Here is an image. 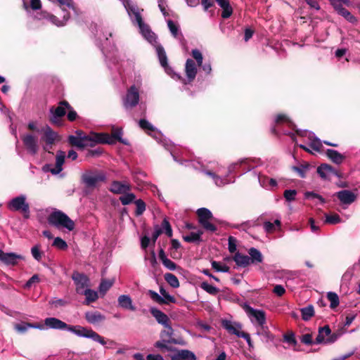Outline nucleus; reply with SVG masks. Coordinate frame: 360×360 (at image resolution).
Masks as SVG:
<instances>
[{"label": "nucleus", "instance_id": "f257e3e1", "mask_svg": "<svg viewBox=\"0 0 360 360\" xmlns=\"http://www.w3.org/2000/svg\"><path fill=\"white\" fill-rule=\"evenodd\" d=\"M47 221L49 225L57 229H66L71 231L74 230L75 224L65 213L56 210L48 217Z\"/></svg>", "mask_w": 360, "mask_h": 360}, {"label": "nucleus", "instance_id": "f03ea898", "mask_svg": "<svg viewBox=\"0 0 360 360\" xmlns=\"http://www.w3.org/2000/svg\"><path fill=\"white\" fill-rule=\"evenodd\" d=\"M82 182L88 188H95L101 183L105 182L106 175L102 170L96 169L86 170L81 176Z\"/></svg>", "mask_w": 360, "mask_h": 360}, {"label": "nucleus", "instance_id": "7ed1b4c3", "mask_svg": "<svg viewBox=\"0 0 360 360\" xmlns=\"http://www.w3.org/2000/svg\"><path fill=\"white\" fill-rule=\"evenodd\" d=\"M122 134L123 131L122 128L113 127L112 129L111 135L105 133H98V134H96L95 137L97 139V142L98 143H107L112 145L118 141L124 145L129 146V141L122 138Z\"/></svg>", "mask_w": 360, "mask_h": 360}, {"label": "nucleus", "instance_id": "20e7f679", "mask_svg": "<svg viewBox=\"0 0 360 360\" xmlns=\"http://www.w3.org/2000/svg\"><path fill=\"white\" fill-rule=\"evenodd\" d=\"M196 214L198 223L204 229L210 232H215L217 230V226L210 221H217V220L213 217L210 210L205 207L199 208L196 211Z\"/></svg>", "mask_w": 360, "mask_h": 360}, {"label": "nucleus", "instance_id": "39448f33", "mask_svg": "<svg viewBox=\"0 0 360 360\" xmlns=\"http://www.w3.org/2000/svg\"><path fill=\"white\" fill-rule=\"evenodd\" d=\"M68 330L79 337L91 338L93 340L99 342L102 345H105L107 343V341L105 340L103 337H102L101 335H100L98 333H97L91 328L89 329L87 328L79 325H70Z\"/></svg>", "mask_w": 360, "mask_h": 360}, {"label": "nucleus", "instance_id": "423d86ee", "mask_svg": "<svg viewBox=\"0 0 360 360\" xmlns=\"http://www.w3.org/2000/svg\"><path fill=\"white\" fill-rule=\"evenodd\" d=\"M8 208L11 211L22 212L25 219L30 218V205L23 195L13 198L8 202Z\"/></svg>", "mask_w": 360, "mask_h": 360}, {"label": "nucleus", "instance_id": "0eeeda50", "mask_svg": "<svg viewBox=\"0 0 360 360\" xmlns=\"http://www.w3.org/2000/svg\"><path fill=\"white\" fill-rule=\"evenodd\" d=\"M139 89L136 85H132L127 89L122 99L123 106L126 109H131L139 104Z\"/></svg>", "mask_w": 360, "mask_h": 360}, {"label": "nucleus", "instance_id": "6e6552de", "mask_svg": "<svg viewBox=\"0 0 360 360\" xmlns=\"http://www.w3.org/2000/svg\"><path fill=\"white\" fill-rule=\"evenodd\" d=\"M21 140L28 153L34 155L38 153L39 146L37 136L27 134L21 136Z\"/></svg>", "mask_w": 360, "mask_h": 360}, {"label": "nucleus", "instance_id": "1a4fd4ad", "mask_svg": "<svg viewBox=\"0 0 360 360\" xmlns=\"http://www.w3.org/2000/svg\"><path fill=\"white\" fill-rule=\"evenodd\" d=\"M72 279L74 281L76 285V292L78 294L82 293L89 284V278L86 275L78 271H74L72 275Z\"/></svg>", "mask_w": 360, "mask_h": 360}, {"label": "nucleus", "instance_id": "9d476101", "mask_svg": "<svg viewBox=\"0 0 360 360\" xmlns=\"http://www.w3.org/2000/svg\"><path fill=\"white\" fill-rule=\"evenodd\" d=\"M58 135L53 130L47 126L44 130V135L41 138V141L45 142L46 146H44V150L50 153L52 146L54 144Z\"/></svg>", "mask_w": 360, "mask_h": 360}, {"label": "nucleus", "instance_id": "9b49d317", "mask_svg": "<svg viewBox=\"0 0 360 360\" xmlns=\"http://www.w3.org/2000/svg\"><path fill=\"white\" fill-rule=\"evenodd\" d=\"M51 116L49 122L56 126L62 124V118L65 115L66 110L63 106L58 105L57 108L51 107L50 109Z\"/></svg>", "mask_w": 360, "mask_h": 360}, {"label": "nucleus", "instance_id": "f8f14e48", "mask_svg": "<svg viewBox=\"0 0 360 360\" xmlns=\"http://www.w3.org/2000/svg\"><path fill=\"white\" fill-rule=\"evenodd\" d=\"M164 327L165 330H163L160 334V337L163 342L175 345H184V340L172 338L174 330L169 323H167L166 326H164Z\"/></svg>", "mask_w": 360, "mask_h": 360}, {"label": "nucleus", "instance_id": "ddd939ff", "mask_svg": "<svg viewBox=\"0 0 360 360\" xmlns=\"http://www.w3.org/2000/svg\"><path fill=\"white\" fill-rule=\"evenodd\" d=\"M44 325L49 328L56 330H68L70 325L54 317H49L44 319Z\"/></svg>", "mask_w": 360, "mask_h": 360}, {"label": "nucleus", "instance_id": "4468645a", "mask_svg": "<svg viewBox=\"0 0 360 360\" xmlns=\"http://www.w3.org/2000/svg\"><path fill=\"white\" fill-rule=\"evenodd\" d=\"M342 204L350 205L356 199V195L351 191L342 190L334 194Z\"/></svg>", "mask_w": 360, "mask_h": 360}, {"label": "nucleus", "instance_id": "2eb2a0df", "mask_svg": "<svg viewBox=\"0 0 360 360\" xmlns=\"http://www.w3.org/2000/svg\"><path fill=\"white\" fill-rule=\"evenodd\" d=\"M109 190L115 194H125L131 190V186L127 183L113 181Z\"/></svg>", "mask_w": 360, "mask_h": 360}, {"label": "nucleus", "instance_id": "dca6fc26", "mask_svg": "<svg viewBox=\"0 0 360 360\" xmlns=\"http://www.w3.org/2000/svg\"><path fill=\"white\" fill-rule=\"evenodd\" d=\"M275 123L278 125L285 123L288 125L290 128L295 130L297 135L303 136L302 131L300 129H296L295 124L285 114H278L275 119Z\"/></svg>", "mask_w": 360, "mask_h": 360}, {"label": "nucleus", "instance_id": "f3484780", "mask_svg": "<svg viewBox=\"0 0 360 360\" xmlns=\"http://www.w3.org/2000/svg\"><path fill=\"white\" fill-rule=\"evenodd\" d=\"M84 318L89 323L92 325L99 324L105 320V316L98 311H86Z\"/></svg>", "mask_w": 360, "mask_h": 360}, {"label": "nucleus", "instance_id": "a211bd4d", "mask_svg": "<svg viewBox=\"0 0 360 360\" xmlns=\"http://www.w3.org/2000/svg\"><path fill=\"white\" fill-rule=\"evenodd\" d=\"M68 140L71 146L77 147L79 149H84L86 146L93 147L95 145V143L84 141V138L75 137L73 135H70Z\"/></svg>", "mask_w": 360, "mask_h": 360}, {"label": "nucleus", "instance_id": "6ab92c4d", "mask_svg": "<svg viewBox=\"0 0 360 360\" xmlns=\"http://www.w3.org/2000/svg\"><path fill=\"white\" fill-rule=\"evenodd\" d=\"M185 71L189 82H193L197 74V68L193 60L191 58L186 60Z\"/></svg>", "mask_w": 360, "mask_h": 360}, {"label": "nucleus", "instance_id": "aec40b11", "mask_svg": "<svg viewBox=\"0 0 360 360\" xmlns=\"http://www.w3.org/2000/svg\"><path fill=\"white\" fill-rule=\"evenodd\" d=\"M222 326L230 333L240 338L241 326L237 323H233L229 320L222 321Z\"/></svg>", "mask_w": 360, "mask_h": 360}, {"label": "nucleus", "instance_id": "412c9836", "mask_svg": "<svg viewBox=\"0 0 360 360\" xmlns=\"http://www.w3.org/2000/svg\"><path fill=\"white\" fill-rule=\"evenodd\" d=\"M29 328L43 330L44 328V326L43 324H41L40 323H27V322H22V323H16L14 326V328L18 333H25Z\"/></svg>", "mask_w": 360, "mask_h": 360}, {"label": "nucleus", "instance_id": "4be33fe9", "mask_svg": "<svg viewBox=\"0 0 360 360\" xmlns=\"http://www.w3.org/2000/svg\"><path fill=\"white\" fill-rule=\"evenodd\" d=\"M1 255L0 261L6 265H15L18 263V259H22L21 255L13 252L5 253L3 251Z\"/></svg>", "mask_w": 360, "mask_h": 360}, {"label": "nucleus", "instance_id": "5701e85b", "mask_svg": "<svg viewBox=\"0 0 360 360\" xmlns=\"http://www.w3.org/2000/svg\"><path fill=\"white\" fill-rule=\"evenodd\" d=\"M65 154L64 152L61 150L58 151L56 158V165L54 167L50 169L49 170L53 174H58L63 170L62 166L65 162Z\"/></svg>", "mask_w": 360, "mask_h": 360}, {"label": "nucleus", "instance_id": "b1692460", "mask_svg": "<svg viewBox=\"0 0 360 360\" xmlns=\"http://www.w3.org/2000/svg\"><path fill=\"white\" fill-rule=\"evenodd\" d=\"M150 312L155 317L158 323L166 326L167 323L169 322V319L167 314L163 313L162 311L159 310L155 307H151L150 309Z\"/></svg>", "mask_w": 360, "mask_h": 360}, {"label": "nucleus", "instance_id": "393cba45", "mask_svg": "<svg viewBox=\"0 0 360 360\" xmlns=\"http://www.w3.org/2000/svg\"><path fill=\"white\" fill-rule=\"evenodd\" d=\"M195 355L191 351L182 349L172 356V360H195Z\"/></svg>", "mask_w": 360, "mask_h": 360}, {"label": "nucleus", "instance_id": "a878e982", "mask_svg": "<svg viewBox=\"0 0 360 360\" xmlns=\"http://www.w3.org/2000/svg\"><path fill=\"white\" fill-rule=\"evenodd\" d=\"M218 5L223 9L221 17L229 18L233 13V9L230 6L229 0H215Z\"/></svg>", "mask_w": 360, "mask_h": 360}, {"label": "nucleus", "instance_id": "bb28decb", "mask_svg": "<svg viewBox=\"0 0 360 360\" xmlns=\"http://www.w3.org/2000/svg\"><path fill=\"white\" fill-rule=\"evenodd\" d=\"M159 258L162 261V264L169 270L174 271L177 269L178 266L167 257L165 252L162 248H160Z\"/></svg>", "mask_w": 360, "mask_h": 360}, {"label": "nucleus", "instance_id": "cd10ccee", "mask_svg": "<svg viewBox=\"0 0 360 360\" xmlns=\"http://www.w3.org/2000/svg\"><path fill=\"white\" fill-rule=\"evenodd\" d=\"M117 301L120 307L131 311L136 310L135 307L132 304V300L129 295H122L118 297Z\"/></svg>", "mask_w": 360, "mask_h": 360}, {"label": "nucleus", "instance_id": "c85d7f7f", "mask_svg": "<svg viewBox=\"0 0 360 360\" xmlns=\"http://www.w3.org/2000/svg\"><path fill=\"white\" fill-rule=\"evenodd\" d=\"M327 157L334 163L340 165L345 159V156L340 153L338 151L333 149H327L326 151Z\"/></svg>", "mask_w": 360, "mask_h": 360}, {"label": "nucleus", "instance_id": "c756f323", "mask_svg": "<svg viewBox=\"0 0 360 360\" xmlns=\"http://www.w3.org/2000/svg\"><path fill=\"white\" fill-rule=\"evenodd\" d=\"M340 15L342 16L346 20L352 24H356L358 20L357 18L353 15L347 9L344 8L342 6L338 7L335 10Z\"/></svg>", "mask_w": 360, "mask_h": 360}, {"label": "nucleus", "instance_id": "7c9ffc66", "mask_svg": "<svg viewBox=\"0 0 360 360\" xmlns=\"http://www.w3.org/2000/svg\"><path fill=\"white\" fill-rule=\"evenodd\" d=\"M331 333V330L329 326L326 325L323 327H319V333L315 339L316 344L326 343L325 335L328 336Z\"/></svg>", "mask_w": 360, "mask_h": 360}, {"label": "nucleus", "instance_id": "2f4dec72", "mask_svg": "<svg viewBox=\"0 0 360 360\" xmlns=\"http://www.w3.org/2000/svg\"><path fill=\"white\" fill-rule=\"evenodd\" d=\"M233 259L238 266L241 267H246L250 264V259L249 256L242 255L240 252H236L233 256Z\"/></svg>", "mask_w": 360, "mask_h": 360}, {"label": "nucleus", "instance_id": "473e14b6", "mask_svg": "<svg viewBox=\"0 0 360 360\" xmlns=\"http://www.w3.org/2000/svg\"><path fill=\"white\" fill-rule=\"evenodd\" d=\"M248 309L252 316L257 321L259 325L262 326L266 321L265 313L261 310L254 309L253 308L248 306Z\"/></svg>", "mask_w": 360, "mask_h": 360}, {"label": "nucleus", "instance_id": "72a5a7b5", "mask_svg": "<svg viewBox=\"0 0 360 360\" xmlns=\"http://www.w3.org/2000/svg\"><path fill=\"white\" fill-rule=\"evenodd\" d=\"M80 295H84L86 297L84 304L89 305L91 302H94L98 298V295L97 292L91 290L89 288H86L84 291L82 292Z\"/></svg>", "mask_w": 360, "mask_h": 360}, {"label": "nucleus", "instance_id": "f704fd0d", "mask_svg": "<svg viewBox=\"0 0 360 360\" xmlns=\"http://www.w3.org/2000/svg\"><path fill=\"white\" fill-rule=\"evenodd\" d=\"M250 255V263H261L263 261V256L259 250L255 248H251L248 250Z\"/></svg>", "mask_w": 360, "mask_h": 360}, {"label": "nucleus", "instance_id": "c9c22d12", "mask_svg": "<svg viewBox=\"0 0 360 360\" xmlns=\"http://www.w3.org/2000/svg\"><path fill=\"white\" fill-rule=\"evenodd\" d=\"M156 51L161 65L167 69L168 67L167 57L164 48L159 45L156 47Z\"/></svg>", "mask_w": 360, "mask_h": 360}, {"label": "nucleus", "instance_id": "e433bc0d", "mask_svg": "<svg viewBox=\"0 0 360 360\" xmlns=\"http://www.w3.org/2000/svg\"><path fill=\"white\" fill-rule=\"evenodd\" d=\"M203 234V231L199 230L198 232H191L188 236H183V239L187 243H196L202 240L201 236Z\"/></svg>", "mask_w": 360, "mask_h": 360}, {"label": "nucleus", "instance_id": "4c0bfd02", "mask_svg": "<svg viewBox=\"0 0 360 360\" xmlns=\"http://www.w3.org/2000/svg\"><path fill=\"white\" fill-rule=\"evenodd\" d=\"M302 319L304 321H309L314 316V309L312 305H308L300 309Z\"/></svg>", "mask_w": 360, "mask_h": 360}, {"label": "nucleus", "instance_id": "58836bf2", "mask_svg": "<svg viewBox=\"0 0 360 360\" xmlns=\"http://www.w3.org/2000/svg\"><path fill=\"white\" fill-rule=\"evenodd\" d=\"M76 136L75 137H81L84 138V141L93 143H97V139H96V134H98V133H92L91 135H86V134L82 130H77L75 131Z\"/></svg>", "mask_w": 360, "mask_h": 360}, {"label": "nucleus", "instance_id": "ea45409f", "mask_svg": "<svg viewBox=\"0 0 360 360\" xmlns=\"http://www.w3.org/2000/svg\"><path fill=\"white\" fill-rule=\"evenodd\" d=\"M164 278L165 280L167 282V283L172 288L179 287V280L174 274L171 273H166L164 275Z\"/></svg>", "mask_w": 360, "mask_h": 360}, {"label": "nucleus", "instance_id": "a19ab883", "mask_svg": "<svg viewBox=\"0 0 360 360\" xmlns=\"http://www.w3.org/2000/svg\"><path fill=\"white\" fill-rule=\"evenodd\" d=\"M329 171H332V166L328 164H321L317 168V173L323 179H327V174H329Z\"/></svg>", "mask_w": 360, "mask_h": 360}, {"label": "nucleus", "instance_id": "79ce46f5", "mask_svg": "<svg viewBox=\"0 0 360 360\" xmlns=\"http://www.w3.org/2000/svg\"><path fill=\"white\" fill-rule=\"evenodd\" d=\"M309 164L306 162L300 166H293L292 169L297 172L300 177L304 178L306 176V172L309 169Z\"/></svg>", "mask_w": 360, "mask_h": 360}, {"label": "nucleus", "instance_id": "37998d69", "mask_svg": "<svg viewBox=\"0 0 360 360\" xmlns=\"http://www.w3.org/2000/svg\"><path fill=\"white\" fill-rule=\"evenodd\" d=\"M200 287L203 290H205V292H207V293H209L210 295H216L219 292V288L209 284L206 281L202 282L200 285Z\"/></svg>", "mask_w": 360, "mask_h": 360}, {"label": "nucleus", "instance_id": "c03bdc74", "mask_svg": "<svg viewBox=\"0 0 360 360\" xmlns=\"http://www.w3.org/2000/svg\"><path fill=\"white\" fill-rule=\"evenodd\" d=\"M345 332V330L343 328H341L332 334L330 333L328 337L326 339V343H333L335 342L340 337H341Z\"/></svg>", "mask_w": 360, "mask_h": 360}, {"label": "nucleus", "instance_id": "a18cd8bd", "mask_svg": "<svg viewBox=\"0 0 360 360\" xmlns=\"http://www.w3.org/2000/svg\"><path fill=\"white\" fill-rule=\"evenodd\" d=\"M136 195L132 193H127L120 197L119 200L123 205H127L134 202Z\"/></svg>", "mask_w": 360, "mask_h": 360}, {"label": "nucleus", "instance_id": "49530a36", "mask_svg": "<svg viewBox=\"0 0 360 360\" xmlns=\"http://www.w3.org/2000/svg\"><path fill=\"white\" fill-rule=\"evenodd\" d=\"M327 298L330 302V307L331 309H335L339 305L340 300L337 293L334 292H328L327 293Z\"/></svg>", "mask_w": 360, "mask_h": 360}, {"label": "nucleus", "instance_id": "de8ad7c7", "mask_svg": "<svg viewBox=\"0 0 360 360\" xmlns=\"http://www.w3.org/2000/svg\"><path fill=\"white\" fill-rule=\"evenodd\" d=\"M257 334L264 337L266 341H273L274 339V335L271 333L268 327L264 326V325L260 326V329L258 330Z\"/></svg>", "mask_w": 360, "mask_h": 360}, {"label": "nucleus", "instance_id": "09e8293b", "mask_svg": "<svg viewBox=\"0 0 360 360\" xmlns=\"http://www.w3.org/2000/svg\"><path fill=\"white\" fill-rule=\"evenodd\" d=\"M161 229H163V233L166 234L169 238H172L173 236V231L169 221L167 218H164L161 224Z\"/></svg>", "mask_w": 360, "mask_h": 360}, {"label": "nucleus", "instance_id": "8fccbe9b", "mask_svg": "<svg viewBox=\"0 0 360 360\" xmlns=\"http://www.w3.org/2000/svg\"><path fill=\"white\" fill-rule=\"evenodd\" d=\"M41 15L42 18L48 19L53 25H56L58 27L63 25V22L56 15L53 14H50L46 12H42Z\"/></svg>", "mask_w": 360, "mask_h": 360}, {"label": "nucleus", "instance_id": "3c124183", "mask_svg": "<svg viewBox=\"0 0 360 360\" xmlns=\"http://www.w3.org/2000/svg\"><path fill=\"white\" fill-rule=\"evenodd\" d=\"M283 341L293 346L297 344L295 333L292 331H288L283 335Z\"/></svg>", "mask_w": 360, "mask_h": 360}, {"label": "nucleus", "instance_id": "603ef678", "mask_svg": "<svg viewBox=\"0 0 360 360\" xmlns=\"http://www.w3.org/2000/svg\"><path fill=\"white\" fill-rule=\"evenodd\" d=\"M136 209L135 211L136 216L141 215L146 210V203L141 199H139L134 201Z\"/></svg>", "mask_w": 360, "mask_h": 360}, {"label": "nucleus", "instance_id": "864d4df0", "mask_svg": "<svg viewBox=\"0 0 360 360\" xmlns=\"http://www.w3.org/2000/svg\"><path fill=\"white\" fill-rule=\"evenodd\" d=\"M148 294L150 298L160 304H167V302L161 296H160L156 292L150 290Z\"/></svg>", "mask_w": 360, "mask_h": 360}, {"label": "nucleus", "instance_id": "5fc2aeb1", "mask_svg": "<svg viewBox=\"0 0 360 360\" xmlns=\"http://www.w3.org/2000/svg\"><path fill=\"white\" fill-rule=\"evenodd\" d=\"M53 246L57 248L59 250H66L68 248L67 243L60 237H56L53 243Z\"/></svg>", "mask_w": 360, "mask_h": 360}, {"label": "nucleus", "instance_id": "6e6d98bb", "mask_svg": "<svg viewBox=\"0 0 360 360\" xmlns=\"http://www.w3.org/2000/svg\"><path fill=\"white\" fill-rule=\"evenodd\" d=\"M32 257L38 262L42 259L43 252L40 251V245H36L31 249Z\"/></svg>", "mask_w": 360, "mask_h": 360}, {"label": "nucleus", "instance_id": "4d7b16f0", "mask_svg": "<svg viewBox=\"0 0 360 360\" xmlns=\"http://www.w3.org/2000/svg\"><path fill=\"white\" fill-rule=\"evenodd\" d=\"M341 221V219L338 214H334L331 215H326L325 223L330 224H336Z\"/></svg>", "mask_w": 360, "mask_h": 360}, {"label": "nucleus", "instance_id": "13d9d810", "mask_svg": "<svg viewBox=\"0 0 360 360\" xmlns=\"http://www.w3.org/2000/svg\"><path fill=\"white\" fill-rule=\"evenodd\" d=\"M113 282L107 280H102L99 285V290L101 292L105 293L112 285Z\"/></svg>", "mask_w": 360, "mask_h": 360}, {"label": "nucleus", "instance_id": "bf43d9fd", "mask_svg": "<svg viewBox=\"0 0 360 360\" xmlns=\"http://www.w3.org/2000/svg\"><path fill=\"white\" fill-rule=\"evenodd\" d=\"M163 233V229L158 224L154 225V232L152 235L151 240L154 245L158 237Z\"/></svg>", "mask_w": 360, "mask_h": 360}, {"label": "nucleus", "instance_id": "052dcab7", "mask_svg": "<svg viewBox=\"0 0 360 360\" xmlns=\"http://www.w3.org/2000/svg\"><path fill=\"white\" fill-rule=\"evenodd\" d=\"M139 127L143 130H148L150 131H155V127L146 120L141 119L139 122Z\"/></svg>", "mask_w": 360, "mask_h": 360}, {"label": "nucleus", "instance_id": "680f3d73", "mask_svg": "<svg viewBox=\"0 0 360 360\" xmlns=\"http://www.w3.org/2000/svg\"><path fill=\"white\" fill-rule=\"evenodd\" d=\"M212 267L215 269L217 271L220 272H229V266L226 265L221 266L220 263L217 261H212Z\"/></svg>", "mask_w": 360, "mask_h": 360}, {"label": "nucleus", "instance_id": "e2e57ef3", "mask_svg": "<svg viewBox=\"0 0 360 360\" xmlns=\"http://www.w3.org/2000/svg\"><path fill=\"white\" fill-rule=\"evenodd\" d=\"M167 25L169 31L174 37H177L179 34V26L176 25L172 20H167Z\"/></svg>", "mask_w": 360, "mask_h": 360}, {"label": "nucleus", "instance_id": "0e129e2a", "mask_svg": "<svg viewBox=\"0 0 360 360\" xmlns=\"http://www.w3.org/2000/svg\"><path fill=\"white\" fill-rule=\"evenodd\" d=\"M160 292L163 296V298L169 303H175L176 299L170 295L162 287L160 288Z\"/></svg>", "mask_w": 360, "mask_h": 360}, {"label": "nucleus", "instance_id": "69168bd1", "mask_svg": "<svg viewBox=\"0 0 360 360\" xmlns=\"http://www.w3.org/2000/svg\"><path fill=\"white\" fill-rule=\"evenodd\" d=\"M330 4L333 7L335 10L338 8V7L342 6V4L349 6L350 4L349 0H329Z\"/></svg>", "mask_w": 360, "mask_h": 360}, {"label": "nucleus", "instance_id": "338daca9", "mask_svg": "<svg viewBox=\"0 0 360 360\" xmlns=\"http://www.w3.org/2000/svg\"><path fill=\"white\" fill-rule=\"evenodd\" d=\"M297 191L295 190H285L283 195L287 201H292L295 199Z\"/></svg>", "mask_w": 360, "mask_h": 360}, {"label": "nucleus", "instance_id": "774afa93", "mask_svg": "<svg viewBox=\"0 0 360 360\" xmlns=\"http://www.w3.org/2000/svg\"><path fill=\"white\" fill-rule=\"evenodd\" d=\"M300 340L303 344L311 345L313 344L312 335L310 333H306L301 336Z\"/></svg>", "mask_w": 360, "mask_h": 360}]
</instances>
